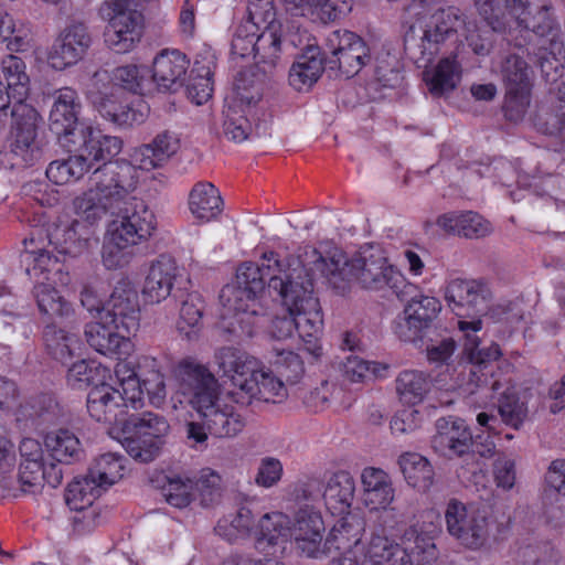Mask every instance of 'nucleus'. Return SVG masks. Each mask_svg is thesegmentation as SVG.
<instances>
[{"instance_id": "obj_1", "label": "nucleus", "mask_w": 565, "mask_h": 565, "mask_svg": "<svg viewBox=\"0 0 565 565\" xmlns=\"http://www.w3.org/2000/svg\"><path fill=\"white\" fill-rule=\"evenodd\" d=\"M479 15L494 32L512 35L514 31L533 33L537 41L529 54L539 61L563 53L558 24L548 0H473Z\"/></svg>"}, {"instance_id": "obj_2", "label": "nucleus", "mask_w": 565, "mask_h": 565, "mask_svg": "<svg viewBox=\"0 0 565 565\" xmlns=\"http://www.w3.org/2000/svg\"><path fill=\"white\" fill-rule=\"evenodd\" d=\"M312 255L316 257L312 269L320 271L333 288L340 291L345 290V281L351 278L365 289L390 288L401 299L416 289V286L408 282L399 269L388 263L381 248H363L351 260H347L342 252L323 257L313 249Z\"/></svg>"}, {"instance_id": "obj_3", "label": "nucleus", "mask_w": 565, "mask_h": 565, "mask_svg": "<svg viewBox=\"0 0 565 565\" xmlns=\"http://www.w3.org/2000/svg\"><path fill=\"white\" fill-rule=\"evenodd\" d=\"M215 360L222 376L233 385L227 395L238 405L247 406L253 399L276 402L287 394L281 379L245 351L223 347L216 351Z\"/></svg>"}, {"instance_id": "obj_4", "label": "nucleus", "mask_w": 565, "mask_h": 565, "mask_svg": "<svg viewBox=\"0 0 565 565\" xmlns=\"http://www.w3.org/2000/svg\"><path fill=\"white\" fill-rule=\"evenodd\" d=\"M306 270V267L300 265L294 268H290L289 264L286 266L275 252L265 253L259 264L246 262L237 268L236 284L222 288L220 301L235 306L239 301L257 299L266 281L282 299L298 279H302Z\"/></svg>"}, {"instance_id": "obj_5", "label": "nucleus", "mask_w": 565, "mask_h": 565, "mask_svg": "<svg viewBox=\"0 0 565 565\" xmlns=\"http://www.w3.org/2000/svg\"><path fill=\"white\" fill-rule=\"evenodd\" d=\"M179 386L193 392V405L202 414L210 434L218 438L234 437L245 426L233 406L224 405L216 394V380L209 370L191 360L179 362Z\"/></svg>"}, {"instance_id": "obj_6", "label": "nucleus", "mask_w": 565, "mask_h": 565, "mask_svg": "<svg viewBox=\"0 0 565 565\" xmlns=\"http://www.w3.org/2000/svg\"><path fill=\"white\" fill-rule=\"evenodd\" d=\"M462 26L465 15L459 9H438L409 28L405 34V47L417 63L427 65L449 44L457 43Z\"/></svg>"}, {"instance_id": "obj_7", "label": "nucleus", "mask_w": 565, "mask_h": 565, "mask_svg": "<svg viewBox=\"0 0 565 565\" xmlns=\"http://www.w3.org/2000/svg\"><path fill=\"white\" fill-rule=\"evenodd\" d=\"M92 180L94 188L74 201L77 214L135 198L132 193L137 189L139 173L131 162L113 161L96 167Z\"/></svg>"}, {"instance_id": "obj_8", "label": "nucleus", "mask_w": 565, "mask_h": 565, "mask_svg": "<svg viewBox=\"0 0 565 565\" xmlns=\"http://www.w3.org/2000/svg\"><path fill=\"white\" fill-rule=\"evenodd\" d=\"M444 514L447 532L459 545L471 551L487 546L495 525L488 507L466 504L457 498H451L446 503Z\"/></svg>"}, {"instance_id": "obj_9", "label": "nucleus", "mask_w": 565, "mask_h": 565, "mask_svg": "<svg viewBox=\"0 0 565 565\" xmlns=\"http://www.w3.org/2000/svg\"><path fill=\"white\" fill-rule=\"evenodd\" d=\"M119 89L111 85L107 71L94 73L86 96L94 109L107 121L119 128H131L147 119L150 107L138 98L131 103L119 99Z\"/></svg>"}, {"instance_id": "obj_10", "label": "nucleus", "mask_w": 565, "mask_h": 565, "mask_svg": "<svg viewBox=\"0 0 565 565\" xmlns=\"http://www.w3.org/2000/svg\"><path fill=\"white\" fill-rule=\"evenodd\" d=\"M122 446L134 459L152 461L166 444L170 431L167 419L152 412L132 414L122 424Z\"/></svg>"}, {"instance_id": "obj_11", "label": "nucleus", "mask_w": 565, "mask_h": 565, "mask_svg": "<svg viewBox=\"0 0 565 565\" xmlns=\"http://www.w3.org/2000/svg\"><path fill=\"white\" fill-rule=\"evenodd\" d=\"M263 95V83L254 71L246 70L237 74L234 82V95L226 102L224 114V134L232 140L241 142L252 132L254 106Z\"/></svg>"}, {"instance_id": "obj_12", "label": "nucleus", "mask_w": 565, "mask_h": 565, "mask_svg": "<svg viewBox=\"0 0 565 565\" xmlns=\"http://www.w3.org/2000/svg\"><path fill=\"white\" fill-rule=\"evenodd\" d=\"M107 213L116 217L108 227L140 244L147 242L152 236L157 226L153 212L142 199L137 196L116 202L114 206L95 207L79 215L93 222L102 218Z\"/></svg>"}, {"instance_id": "obj_13", "label": "nucleus", "mask_w": 565, "mask_h": 565, "mask_svg": "<svg viewBox=\"0 0 565 565\" xmlns=\"http://www.w3.org/2000/svg\"><path fill=\"white\" fill-rule=\"evenodd\" d=\"M312 290V278L307 269L302 279H298L282 298V301L294 318L295 331L309 345L308 350L316 354L318 350L317 341L322 330L323 320L319 301L313 297Z\"/></svg>"}, {"instance_id": "obj_14", "label": "nucleus", "mask_w": 565, "mask_h": 565, "mask_svg": "<svg viewBox=\"0 0 565 565\" xmlns=\"http://www.w3.org/2000/svg\"><path fill=\"white\" fill-rule=\"evenodd\" d=\"M364 557L373 565H433L435 544L425 536H417L411 553L386 534L383 526L375 527L364 547Z\"/></svg>"}, {"instance_id": "obj_15", "label": "nucleus", "mask_w": 565, "mask_h": 565, "mask_svg": "<svg viewBox=\"0 0 565 565\" xmlns=\"http://www.w3.org/2000/svg\"><path fill=\"white\" fill-rule=\"evenodd\" d=\"M458 327L466 334L468 341L467 347L470 350L472 361L468 370L461 373L465 381L461 384L462 391L467 394H475L479 388L492 393L498 392L502 385L500 381L493 377L489 363L501 356L500 347L493 343L488 349L476 352L479 342L475 333L482 328V321L480 319L459 321Z\"/></svg>"}, {"instance_id": "obj_16", "label": "nucleus", "mask_w": 565, "mask_h": 565, "mask_svg": "<svg viewBox=\"0 0 565 565\" xmlns=\"http://www.w3.org/2000/svg\"><path fill=\"white\" fill-rule=\"evenodd\" d=\"M130 0H106L100 6L103 19L109 21L105 43L114 52H130L142 35V15L131 8Z\"/></svg>"}, {"instance_id": "obj_17", "label": "nucleus", "mask_w": 565, "mask_h": 565, "mask_svg": "<svg viewBox=\"0 0 565 565\" xmlns=\"http://www.w3.org/2000/svg\"><path fill=\"white\" fill-rule=\"evenodd\" d=\"M505 85L504 114L509 120L519 121L530 105V70L527 63L516 54H508L500 65Z\"/></svg>"}, {"instance_id": "obj_18", "label": "nucleus", "mask_w": 565, "mask_h": 565, "mask_svg": "<svg viewBox=\"0 0 565 565\" xmlns=\"http://www.w3.org/2000/svg\"><path fill=\"white\" fill-rule=\"evenodd\" d=\"M68 145H62L68 152L77 154L86 171L96 169L95 166L113 162L122 149V140L116 136L104 135L100 130L82 125L78 132L68 139Z\"/></svg>"}, {"instance_id": "obj_19", "label": "nucleus", "mask_w": 565, "mask_h": 565, "mask_svg": "<svg viewBox=\"0 0 565 565\" xmlns=\"http://www.w3.org/2000/svg\"><path fill=\"white\" fill-rule=\"evenodd\" d=\"M24 249L21 253V264L30 278L38 280H52L54 284H67V274L63 273V266L53 249L45 243L42 230H36L30 237L23 239Z\"/></svg>"}, {"instance_id": "obj_20", "label": "nucleus", "mask_w": 565, "mask_h": 565, "mask_svg": "<svg viewBox=\"0 0 565 565\" xmlns=\"http://www.w3.org/2000/svg\"><path fill=\"white\" fill-rule=\"evenodd\" d=\"M323 534L324 522L319 511L306 505L295 513L290 540H294L295 547L300 555L309 558L327 556Z\"/></svg>"}, {"instance_id": "obj_21", "label": "nucleus", "mask_w": 565, "mask_h": 565, "mask_svg": "<svg viewBox=\"0 0 565 565\" xmlns=\"http://www.w3.org/2000/svg\"><path fill=\"white\" fill-rule=\"evenodd\" d=\"M441 310L439 299L427 295L412 297L403 310V317L395 322L396 335L405 342L420 338L423 330L430 327Z\"/></svg>"}, {"instance_id": "obj_22", "label": "nucleus", "mask_w": 565, "mask_h": 565, "mask_svg": "<svg viewBox=\"0 0 565 565\" xmlns=\"http://www.w3.org/2000/svg\"><path fill=\"white\" fill-rule=\"evenodd\" d=\"M92 44L88 28L82 22H72L55 39L47 56L49 64L63 71L79 62Z\"/></svg>"}, {"instance_id": "obj_23", "label": "nucleus", "mask_w": 565, "mask_h": 565, "mask_svg": "<svg viewBox=\"0 0 565 565\" xmlns=\"http://www.w3.org/2000/svg\"><path fill=\"white\" fill-rule=\"evenodd\" d=\"M9 109L12 118L13 151L23 157L30 154V158H24L25 162H30L38 158L42 148L38 139L41 117L35 108L24 102L11 104Z\"/></svg>"}, {"instance_id": "obj_24", "label": "nucleus", "mask_w": 565, "mask_h": 565, "mask_svg": "<svg viewBox=\"0 0 565 565\" xmlns=\"http://www.w3.org/2000/svg\"><path fill=\"white\" fill-rule=\"evenodd\" d=\"M100 319L129 337L139 329L140 309L137 291L128 282H119L107 302Z\"/></svg>"}, {"instance_id": "obj_25", "label": "nucleus", "mask_w": 565, "mask_h": 565, "mask_svg": "<svg viewBox=\"0 0 565 565\" xmlns=\"http://www.w3.org/2000/svg\"><path fill=\"white\" fill-rule=\"evenodd\" d=\"M435 427L431 447L438 455L448 459L473 457L472 435L462 419L440 417Z\"/></svg>"}, {"instance_id": "obj_26", "label": "nucleus", "mask_w": 565, "mask_h": 565, "mask_svg": "<svg viewBox=\"0 0 565 565\" xmlns=\"http://www.w3.org/2000/svg\"><path fill=\"white\" fill-rule=\"evenodd\" d=\"M82 104L77 92L71 87L57 89L53 95V104L49 116V126L57 136L58 142L68 145L83 124L78 122Z\"/></svg>"}, {"instance_id": "obj_27", "label": "nucleus", "mask_w": 565, "mask_h": 565, "mask_svg": "<svg viewBox=\"0 0 565 565\" xmlns=\"http://www.w3.org/2000/svg\"><path fill=\"white\" fill-rule=\"evenodd\" d=\"M222 305V328L236 339L253 338L267 322L265 308L258 299L239 301L235 306Z\"/></svg>"}, {"instance_id": "obj_28", "label": "nucleus", "mask_w": 565, "mask_h": 565, "mask_svg": "<svg viewBox=\"0 0 565 565\" xmlns=\"http://www.w3.org/2000/svg\"><path fill=\"white\" fill-rule=\"evenodd\" d=\"M130 406L120 390L108 383L94 386L87 395V412L96 422L118 426L127 420V407Z\"/></svg>"}, {"instance_id": "obj_29", "label": "nucleus", "mask_w": 565, "mask_h": 565, "mask_svg": "<svg viewBox=\"0 0 565 565\" xmlns=\"http://www.w3.org/2000/svg\"><path fill=\"white\" fill-rule=\"evenodd\" d=\"M30 92L26 65L19 56L9 54L1 61L0 114L8 116L11 104L24 102Z\"/></svg>"}, {"instance_id": "obj_30", "label": "nucleus", "mask_w": 565, "mask_h": 565, "mask_svg": "<svg viewBox=\"0 0 565 565\" xmlns=\"http://www.w3.org/2000/svg\"><path fill=\"white\" fill-rule=\"evenodd\" d=\"M221 476L211 468H204L193 478L179 476V509L200 499L202 507L216 503L222 494Z\"/></svg>"}, {"instance_id": "obj_31", "label": "nucleus", "mask_w": 565, "mask_h": 565, "mask_svg": "<svg viewBox=\"0 0 565 565\" xmlns=\"http://www.w3.org/2000/svg\"><path fill=\"white\" fill-rule=\"evenodd\" d=\"M489 290L480 280L455 278L445 287V299L454 311L479 313L487 308Z\"/></svg>"}, {"instance_id": "obj_32", "label": "nucleus", "mask_w": 565, "mask_h": 565, "mask_svg": "<svg viewBox=\"0 0 565 565\" xmlns=\"http://www.w3.org/2000/svg\"><path fill=\"white\" fill-rule=\"evenodd\" d=\"M363 502L371 510L386 511L395 498L391 477L381 468L366 467L361 473Z\"/></svg>"}, {"instance_id": "obj_33", "label": "nucleus", "mask_w": 565, "mask_h": 565, "mask_svg": "<svg viewBox=\"0 0 565 565\" xmlns=\"http://www.w3.org/2000/svg\"><path fill=\"white\" fill-rule=\"evenodd\" d=\"M177 275V263L170 255L162 254L151 265L146 278L142 296L145 301L158 303L166 299L172 289Z\"/></svg>"}, {"instance_id": "obj_34", "label": "nucleus", "mask_w": 565, "mask_h": 565, "mask_svg": "<svg viewBox=\"0 0 565 565\" xmlns=\"http://www.w3.org/2000/svg\"><path fill=\"white\" fill-rule=\"evenodd\" d=\"M354 494V478L350 472L339 470L328 478L322 498L331 514L343 515L350 512Z\"/></svg>"}, {"instance_id": "obj_35", "label": "nucleus", "mask_w": 565, "mask_h": 565, "mask_svg": "<svg viewBox=\"0 0 565 565\" xmlns=\"http://www.w3.org/2000/svg\"><path fill=\"white\" fill-rule=\"evenodd\" d=\"M188 206L199 223L216 220L223 211L220 191L210 182H198L189 193Z\"/></svg>"}, {"instance_id": "obj_36", "label": "nucleus", "mask_w": 565, "mask_h": 565, "mask_svg": "<svg viewBox=\"0 0 565 565\" xmlns=\"http://www.w3.org/2000/svg\"><path fill=\"white\" fill-rule=\"evenodd\" d=\"M84 334L87 343L104 355L120 354L129 345L126 334L102 319L87 323Z\"/></svg>"}, {"instance_id": "obj_37", "label": "nucleus", "mask_w": 565, "mask_h": 565, "mask_svg": "<svg viewBox=\"0 0 565 565\" xmlns=\"http://www.w3.org/2000/svg\"><path fill=\"white\" fill-rule=\"evenodd\" d=\"M213 66L214 61L210 53L198 55L191 66L185 87L188 98L195 105H202L212 97Z\"/></svg>"}, {"instance_id": "obj_38", "label": "nucleus", "mask_w": 565, "mask_h": 565, "mask_svg": "<svg viewBox=\"0 0 565 565\" xmlns=\"http://www.w3.org/2000/svg\"><path fill=\"white\" fill-rule=\"evenodd\" d=\"M323 72V60L317 46H308L289 71V84L298 92L309 89Z\"/></svg>"}, {"instance_id": "obj_39", "label": "nucleus", "mask_w": 565, "mask_h": 565, "mask_svg": "<svg viewBox=\"0 0 565 565\" xmlns=\"http://www.w3.org/2000/svg\"><path fill=\"white\" fill-rule=\"evenodd\" d=\"M339 516L326 539L328 555L332 550L348 551L356 545L364 530L363 520L359 515L348 512Z\"/></svg>"}, {"instance_id": "obj_40", "label": "nucleus", "mask_w": 565, "mask_h": 565, "mask_svg": "<svg viewBox=\"0 0 565 565\" xmlns=\"http://www.w3.org/2000/svg\"><path fill=\"white\" fill-rule=\"evenodd\" d=\"M431 385L430 376L418 370H404L395 380L398 399L409 406L423 403L430 392Z\"/></svg>"}, {"instance_id": "obj_41", "label": "nucleus", "mask_w": 565, "mask_h": 565, "mask_svg": "<svg viewBox=\"0 0 565 565\" xmlns=\"http://www.w3.org/2000/svg\"><path fill=\"white\" fill-rule=\"evenodd\" d=\"M254 535L259 545L267 543L275 546L287 543L291 535V520L279 511L267 512L257 520Z\"/></svg>"}, {"instance_id": "obj_42", "label": "nucleus", "mask_w": 565, "mask_h": 565, "mask_svg": "<svg viewBox=\"0 0 565 565\" xmlns=\"http://www.w3.org/2000/svg\"><path fill=\"white\" fill-rule=\"evenodd\" d=\"M256 521L252 510L247 507H241L235 512L222 516L214 531L223 540L234 543L242 539H247L255 531Z\"/></svg>"}, {"instance_id": "obj_43", "label": "nucleus", "mask_w": 565, "mask_h": 565, "mask_svg": "<svg viewBox=\"0 0 565 565\" xmlns=\"http://www.w3.org/2000/svg\"><path fill=\"white\" fill-rule=\"evenodd\" d=\"M140 243L108 227L103 245V264L107 269L126 267L135 256V247Z\"/></svg>"}, {"instance_id": "obj_44", "label": "nucleus", "mask_w": 565, "mask_h": 565, "mask_svg": "<svg viewBox=\"0 0 565 565\" xmlns=\"http://www.w3.org/2000/svg\"><path fill=\"white\" fill-rule=\"evenodd\" d=\"M424 74L429 92L441 96L457 87L461 79V66L455 55L446 56L431 71Z\"/></svg>"}, {"instance_id": "obj_45", "label": "nucleus", "mask_w": 565, "mask_h": 565, "mask_svg": "<svg viewBox=\"0 0 565 565\" xmlns=\"http://www.w3.org/2000/svg\"><path fill=\"white\" fill-rule=\"evenodd\" d=\"M398 465L406 482L418 491H427L434 482V468L417 452H405L398 458Z\"/></svg>"}, {"instance_id": "obj_46", "label": "nucleus", "mask_w": 565, "mask_h": 565, "mask_svg": "<svg viewBox=\"0 0 565 565\" xmlns=\"http://www.w3.org/2000/svg\"><path fill=\"white\" fill-rule=\"evenodd\" d=\"M44 443L58 462L72 463L79 460L84 452L78 437L67 428L47 433Z\"/></svg>"}, {"instance_id": "obj_47", "label": "nucleus", "mask_w": 565, "mask_h": 565, "mask_svg": "<svg viewBox=\"0 0 565 565\" xmlns=\"http://www.w3.org/2000/svg\"><path fill=\"white\" fill-rule=\"evenodd\" d=\"M253 57L264 73L274 70L280 60V35L274 23H268L258 33Z\"/></svg>"}, {"instance_id": "obj_48", "label": "nucleus", "mask_w": 565, "mask_h": 565, "mask_svg": "<svg viewBox=\"0 0 565 565\" xmlns=\"http://www.w3.org/2000/svg\"><path fill=\"white\" fill-rule=\"evenodd\" d=\"M43 340L47 352L62 363H67L73 356L79 354L81 342L77 335L58 329L54 324H47L44 328Z\"/></svg>"}, {"instance_id": "obj_49", "label": "nucleus", "mask_w": 565, "mask_h": 565, "mask_svg": "<svg viewBox=\"0 0 565 565\" xmlns=\"http://www.w3.org/2000/svg\"><path fill=\"white\" fill-rule=\"evenodd\" d=\"M33 296L40 312L52 319L65 320L74 313L72 305L51 284L36 282Z\"/></svg>"}, {"instance_id": "obj_50", "label": "nucleus", "mask_w": 565, "mask_h": 565, "mask_svg": "<svg viewBox=\"0 0 565 565\" xmlns=\"http://www.w3.org/2000/svg\"><path fill=\"white\" fill-rule=\"evenodd\" d=\"M125 462L126 459L121 455L103 454L92 462L87 473L106 491L124 477Z\"/></svg>"}, {"instance_id": "obj_51", "label": "nucleus", "mask_w": 565, "mask_h": 565, "mask_svg": "<svg viewBox=\"0 0 565 565\" xmlns=\"http://www.w3.org/2000/svg\"><path fill=\"white\" fill-rule=\"evenodd\" d=\"M104 488L96 482L88 473L72 481L65 493V502L71 510L82 511L90 507L99 498Z\"/></svg>"}, {"instance_id": "obj_52", "label": "nucleus", "mask_w": 565, "mask_h": 565, "mask_svg": "<svg viewBox=\"0 0 565 565\" xmlns=\"http://www.w3.org/2000/svg\"><path fill=\"white\" fill-rule=\"evenodd\" d=\"M77 221L70 225H56L43 236L47 246L58 254L76 257L83 249L85 241L81 239L76 226Z\"/></svg>"}, {"instance_id": "obj_53", "label": "nucleus", "mask_w": 565, "mask_h": 565, "mask_svg": "<svg viewBox=\"0 0 565 565\" xmlns=\"http://www.w3.org/2000/svg\"><path fill=\"white\" fill-rule=\"evenodd\" d=\"M113 85H119L124 89L135 94L147 95L152 93L150 70L143 65H124L114 70Z\"/></svg>"}, {"instance_id": "obj_54", "label": "nucleus", "mask_w": 565, "mask_h": 565, "mask_svg": "<svg viewBox=\"0 0 565 565\" xmlns=\"http://www.w3.org/2000/svg\"><path fill=\"white\" fill-rule=\"evenodd\" d=\"M177 51L162 50L153 61V72L150 73L152 81V92L173 93V86L177 83L175 72Z\"/></svg>"}, {"instance_id": "obj_55", "label": "nucleus", "mask_w": 565, "mask_h": 565, "mask_svg": "<svg viewBox=\"0 0 565 565\" xmlns=\"http://www.w3.org/2000/svg\"><path fill=\"white\" fill-rule=\"evenodd\" d=\"M0 42L7 43L12 52H23L30 47L31 32L23 23H17L7 11L0 10Z\"/></svg>"}, {"instance_id": "obj_56", "label": "nucleus", "mask_w": 565, "mask_h": 565, "mask_svg": "<svg viewBox=\"0 0 565 565\" xmlns=\"http://www.w3.org/2000/svg\"><path fill=\"white\" fill-rule=\"evenodd\" d=\"M269 362L287 383L295 384L305 374L303 361L292 351L274 347L270 352Z\"/></svg>"}, {"instance_id": "obj_57", "label": "nucleus", "mask_w": 565, "mask_h": 565, "mask_svg": "<svg viewBox=\"0 0 565 565\" xmlns=\"http://www.w3.org/2000/svg\"><path fill=\"white\" fill-rule=\"evenodd\" d=\"M498 411L502 422L514 429H519L527 416L525 404L511 387H508L498 399Z\"/></svg>"}, {"instance_id": "obj_58", "label": "nucleus", "mask_w": 565, "mask_h": 565, "mask_svg": "<svg viewBox=\"0 0 565 565\" xmlns=\"http://www.w3.org/2000/svg\"><path fill=\"white\" fill-rule=\"evenodd\" d=\"M115 374L121 387L120 393L126 396L130 407L141 408L143 406V390L135 370L130 367L129 363L121 362L116 365Z\"/></svg>"}, {"instance_id": "obj_59", "label": "nucleus", "mask_w": 565, "mask_h": 565, "mask_svg": "<svg viewBox=\"0 0 565 565\" xmlns=\"http://www.w3.org/2000/svg\"><path fill=\"white\" fill-rule=\"evenodd\" d=\"M86 172L85 163L81 162L76 153L68 159L52 161L46 168V177L55 184L78 180Z\"/></svg>"}, {"instance_id": "obj_60", "label": "nucleus", "mask_w": 565, "mask_h": 565, "mask_svg": "<svg viewBox=\"0 0 565 565\" xmlns=\"http://www.w3.org/2000/svg\"><path fill=\"white\" fill-rule=\"evenodd\" d=\"M370 60L365 43H358L334 60H328L331 67H338L345 77L356 75Z\"/></svg>"}, {"instance_id": "obj_61", "label": "nucleus", "mask_w": 565, "mask_h": 565, "mask_svg": "<svg viewBox=\"0 0 565 565\" xmlns=\"http://www.w3.org/2000/svg\"><path fill=\"white\" fill-rule=\"evenodd\" d=\"M385 366L376 362L363 360L358 355H349L342 364L343 376L352 383H363L376 377Z\"/></svg>"}, {"instance_id": "obj_62", "label": "nucleus", "mask_w": 565, "mask_h": 565, "mask_svg": "<svg viewBox=\"0 0 565 565\" xmlns=\"http://www.w3.org/2000/svg\"><path fill=\"white\" fill-rule=\"evenodd\" d=\"M259 23L253 20L243 21L233 35L231 51L233 55L246 57L254 54Z\"/></svg>"}, {"instance_id": "obj_63", "label": "nucleus", "mask_w": 565, "mask_h": 565, "mask_svg": "<svg viewBox=\"0 0 565 565\" xmlns=\"http://www.w3.org/2000/svg\"><path fill=\"white\" fill-rule=\"evenodd\" d=\"M24 493H38L44 486L45 469L43 461H21L18 475Z\"/></svg>"}, {"instance_id": "obj_64", "label": "nucleus", "mask_w": 565, "mask_h": 565, "mask_svg": "<svg viewBox=\"0 0 565 565\" xmlns=\"http://www.w3.org/2000/svg\"><path fill=\"white\" fill-rule=\"evenodd\" d=\"M282 475L281 461L276 457L267 456L259 460L254 481L258 487L269 489L280 482Z\"/></svg>"}]
</instances>
